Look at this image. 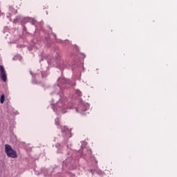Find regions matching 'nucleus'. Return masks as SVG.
I'll return each instance as SVG.
<instances>
[{
    "instance_id": "obj_1",
    "label": "nucleus",
    "mask_w": 177,
    "mask_h": 177,
    "mask_svg": "<svg viewBox=\"0 0 177 177\" xmlns=\"http://www.w3.org/2000/svg\"><path fill=\"white\" fill-rule=\"evenodd\" d=\"M5 153L9 158H17L18 157L17 153L9 145H5Z\"/></svg>"
},
{
    "instance_id": "obj_2",
    "label": "nucleus",
    "mask_w": 177,
    "mask_h": 177,
    "mask_svg": "<svg viewBox=\"0 0 177 177\" xmlns=\"http://www.w3.org/2000/svg\"><path fill=\"white\" fill-rule=\"evenodd\" d=\"M0 77L3 82L7 81V75L3 66L0 65Z\"/></svg>"
},
{
    "instance_id": "obj_3",
    "label": "nucleus",
    "mask_w": 177,
    "mask_h": 177,
    "mask_svg": "<svg viewBox=\"0 0 177 177\" xmlns=\"http://www.w3.org/2000/svg\"><path fill=\"white\" fill-rule=\"evenodd\" d=\"M4 102H5V95H4V94H2V95H1L0 102H1V104H3Z\"/></svg>"
},
{
    "instance_id": "obj_4",
    "label": "nucleus",
    "mask_w": 177,
    "mask_h": 177,
    "mask_svg": "<svg viewBox=\"0 0 177 177\" xmlns=\"http://www.w3.org/2000/svg\"><path fill=\"white\" fill-rule=\"evenodd\" d=\"M76 94H77L78 96H82V91H80V90H77Z\"/></svg>"
},
{
    "instance_id": "obj_5",
    "label": "nucleus",
    "mask_w": 177,
    "mask_h": 177,
    "mask_svg": "<svg viewBox=\"0 0 177 177\" xmlns=\"http://www.w3.org/2000/svg\"><path fill=\"white\" fill-rule=\"evenodd\" d=\"M64 129H67V128H66V127H64Z\"/></svg>"
}]
</instances>
